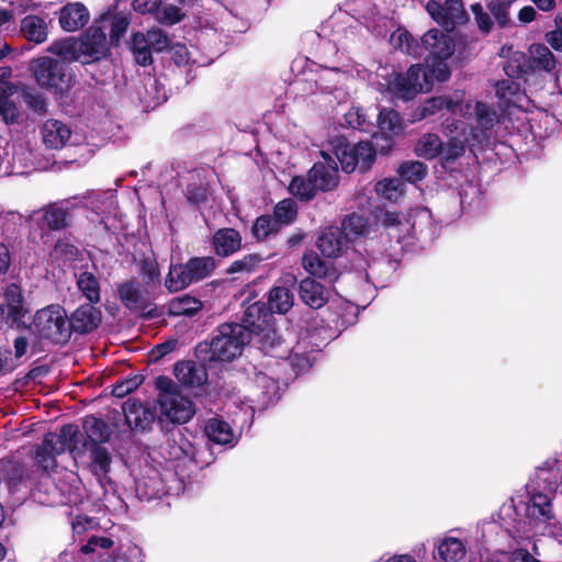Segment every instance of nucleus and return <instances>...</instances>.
<instances>
[{"instance_id":"60","label":"nucleus","mask_w":562,"mask_h":562,"mask_svg":"<svg viewBox=\"0 0 562 562\" xmlns=\"http://www.w3.org/2000/svg\"><path fill=\"white\" fill-rule=\"evenodd\" d=\"M256 383L258 386L263 389V394L269 398H273L277 395L278 383L273 379L269 378L265 373H258L256 375Z\"/></svg>"},{"instance_id":"45","label":"nucleus","mask_w":562,"mask_h":562,"mask_svg":"<svg viewBox=\"0 0 562 562\" xmlns=\"http://www.w3.org/2000/svg\"><path fill=\"white\" fill-rule=\"evenodd\" d=\"M403 187L401 179H383L375 184V191L389 201H397L403 194Z\"/></svg>"},{"instance_id":"22","label":"nucleus","mask_w":562,"mask_h":562,"mask_svg":"<svg viewBox=\"0 0 562 562\" xmlns=\"http://www.w3.org/2000/svg\"><path fill=\"white\" fill-rule=\"evenodd\" d=\"M272 319V315L263 310V307L259 304H252L247 307L244 315V324L247 330H249V337L251 334L256 335H265L269 336L272 331L270 326V321Z\"/></svg>"},{"instance_id":"35","label":"nucleus","mask_w":562,"mask_h":562,"mask_svg":"<svg viewBox=\"0 0 562 562\" xmlns=\"http://www.w3.org/2000/svg\"><path fill=\"white\" fill-rule=\"evenodd\" d=\"M37 214L41 215L42 227L58 231L68 225V213L56 205H50Z\"/></svg>"},{"instance_id":"23","label":"nucleus","mask_w":562,"mask_h":562,"mask_svg":"<svg viewBox=\"0 0 562 562\" xmlns=\"http://www.w3.org/2000/svg\"><path fill=\"white\" fill-rule=\"evenodd\" d=\"M348 240L339 227L326 228L318 238V249L328 258L339 257L347 248Z\"/></svg>"},{"instance_id":"41","label":"nucleus","mask_w":562,"mask_h":562,"mask_svg":"<svg viewBox=\"0 0 562 562\" xmlns=\"http://www.w3.org/2000/svg\"><path fill=\"white\" fill-rule=\"evenodd\" d=\"M439 557L447 562H457L465 554V547L457 538H447L438 546Z\"/></svg>"},{"instance_id":"11","label":"nucleus","mask_w":562,"mask_h":562,"mask_svg":"<svg viewBox=\"0 0 562 562\" xmlns=\"http://www.w3.org/2000/svg\"><path fill=\"white\" fill-rule=\"evenodd\" d=\"M169 46L168 36L159 29H151L146 33L137 32L132 38V52L137 64L150 65L153 53L161 52Z\"/></svg>"},{"instance_id":"51","label":"nucleus","mask_w":562,"mask_h":562,"mask_svg":"<svg viewBox=\"0 0 562 562\" xmlns=\"http://www.w3.org/2000/svg\"><path fill=\"white\" fill-rule=\"evenodd\" d=\"M278 228V223L274 217L272 218L269 215H262L257 218L254 227L252 234L258 240L266 239L271 233L276 232Z\"/></svg>"},{"instance_id":"28","label":"nucleus","mask_w":562,"mask_h":562,"mask_svg":"<svg viewBox=\"0 0 562 562\" xmlns=\"http://www.w3.org/2000/svg\"><path fill=\"white\" fill-rule=\"evenodd\" d=\"M5 317L15 322L24 315V296L20 285L9 284L3 293Z\"/></svg>"},{"instance_id":"55","label":"nucleus","mask_w":562,"mask_h":562,"mask_svg":"<svg viewBox=\"0 0 562 562\" xmlns=\"http://www.w3.org/2000/svg\"><path fill=\"white\" fill-rule=\"evenodd\" d=\"M10 94L0 95V116L5 123H14L19 116L16 105L9 99Z\"/></svg>"},{"instance_id":"64","label":"nucleus","mask_w":562,"mask_h":562,"mask_svg":"<svg viewBox=\"0 0 562 562\" xmlns=\"http://www.w3.org/2000/svg\"><path fill=\"white\" fill-rule=\"evenodd\" d=\"M524 59L522 55H515L510 58L506 65L504 66V71L510 78L520 77L524 72V67L521 60Z\"/></svg>"},{"instance_id":"5","label":"nucleus","mask_w":562,"mask_h":562,"mask_svg":"<svg viewBox=\"0 0 562 562\" xmlns=\"http://www.w3.org/2000/svg\"><path fill=\"white\" fill-rule=\"evenodd\" d=\"M443 125L446 134L449 137L447 144L445 145L436 134H425L418 139L415 146L417 156L432 159L440 155L447 161L456 160L463 155L465 145L471 146L477 143V140L472 138L471 130L468 132L462 122H454V120L450 122V120L447 119Z\"/></svg>"},{"instance_id":"44","label":"nucleus","mask_w":562,"mask_h":562,"mask_svg":"<svg viewBox=\"0 0 562 562\" xmlns=\"http://www.w3.org/2000/svg\"><path fill=\"white\" fill-rule=\"evenodd\" d=\"M201 307V301L189 295L176 297L169 304V311L173 315L192 316L200 311Z\"/></svg>"},{"instance_id":"48","label":"nucleus","mask_w":562,"mask_h":562,"mask_svg":"<svg viewBox=\"0 0 562 562\" xmlns=\"http://www.w3.org/2000/svg\"><path fill=\"white\" fill-rule=\"evenodd\" d=\"M296 216V204L292 199L280 201L274 207V220L278 224H290Z\"/></svg>"},{"instance_id":"16","label":"nucleus","mask_w":562,"mask_h":562,"mask_svg":"<svg viewBox=\"0 0 562 562\" xmlns=\"http://www.w3.org/2000/svg\"><path fill=\"white\" fill-rule=\"evenodd\" d=\"M279 282L281 284L270 290L268 304L271 312L285 314L293 306L294 296L290 288L295 284L296 277L288 272L282 274Z\"/></svg>"},{"instance_id":"34","label":"nucleus","mask_w":562,"mask_h":562,"mask_svg":"<svg viewBox=\"0 0 562 562\" xmlns=\"http://www.w3.org/2000/svg\"><path fill=\"white\" fill-rule=\"evenodd\" d=\"M289 191L301 201H311L315 198L316 193L319 192V190L314 186V181H312L310 172H307L305 177H294L289 184Z\"/></svg>"},{"instance_id":"53","label":"nucleus","mask_w":562,"mask_h":562,"mask_svg":"<svg viewBox=\"0 0 562 562\" xmlns=\"http://www.w3.org/2000/svg\"><path fill=\"white\" fill-rule=\"evenodd\" d=\"M519 87L513 80H502L496 83V95L507 103L514 102V97L518 93Z\"/></svg>"},{"instance_id":"50","label":"nucleus","mask_w":562,"mask_h":562,"mask_svg":"<svg viewBox=\"0 0 562 562\" xmlns=\"http://www.w3.org/2000/svg\"><path fill=\"white\" fill-rule=\"evenodd\" d=\"M398 172L406 181L416 182L426 176L427 168L420 161H409L401 165Z\"/></svg>"},{"instance_id":"39","label":"nucleus","mask_w":562,"mask_h":562,"mask_svg":"<svg viewBox=\"0 0 562 562\" xmlns=\"http://www.w3.org/2000/svg\"><path fill=\"white\" fill-rule=\"evenodd\" d=\"M378 125L382 133L397 135L402 133L404 126L398 112L391 109H382L378 116Z\"/></svg>"},{"instance_id":"40","label":"nucleus","mask_w":562,"mask_h":562,"mask_svg":"<svg viewBox=\"0 0 562 562\" xmlns=\"http://www.w3.org/2000/svg\"><path fill=\"white\" fill-rule=\"evenodd\" d=\"M192 282H198L211 274L215 269V260L212 257H194L187 262Z\"/></svg>"},{"instance_id":"61","label":"nucleus","mask_w":562,"mask_h":562,"mask_svg":"<svg viewBox=\"0 0 562 562\" xmlns=\"http://www.w3.org/2000/svg\"><path fill=\"white\" fill-rule=\"evenodd\" d=\"M161 0H134L133 8L142 14H150L155 19Z\"/></svg>"},{"instance_id":"18","label":"nucleus","mask_w":562,"mask_h":562,"mask_svg":"<svg viewBox=\"0 0 562 562\" xmlns=\"http://www.w3.org/2000/svg\"><path fill=\"white\" fill-rule=\"evenodd\" d=\"M135 493L140 501H151L169 494L170 488L167 487L162 476L153 470L135 482Z\"/></svg>"},{"instance_id":"43","label":"nucleus","mask_w":562,"mask_h":562,"mask_svg":"<svg viewBox=\"0 0 562 562\" xmlns=\"http://www.w3.org/2000/svg\"><path fill=\"white\" fill-rule=\"evenodd\" d=\"M77 286L90 303H98L100 301L99 281L91 272L80 273Z\"/></svg>"},{"instance_id":"59","label":"nucleus","mask_w":562,"mask_h":562,"mask_svg":"<svg viewBox=\"0 0 562 562\" xmlns=\"http://www.w3.org/2000/svg\"><path fill=\"white\" fill-rule=\"evenodd\" d=\"M345 122L351 128H366V117L360 108H350L345 114Z\"/></svg>"},{"instance_id":"12","label":"nucleus","mask_w":562,"mask_h":562,"mask_svg":"<svg viewBox=\"0 0 562 562\" xmlns=\"http://www.w3.org/2000/svg\"><path fill=\"white\" fill-rule=\"evenodd\" d=\"M429 15L447 31L467 22L468 16L461 0H446L443 3L431 0L426 4Z\"/></svg>"},{"instance_id":"29","label":"nucleus","mask_w":562,"mask_h":562,"mask_svg":"<svg viewBox=\"0 0 562 562\" xmlns=\"http://www.w3.org/2000/svg\"><path fill=\"white\" fill-rule=\"evenodd\" d=\"M204 431L209 440L216 445H231L235 440L231 425L218 417L209 419Z\"/></svg>"},{"instance_id":"54","label":"nucleus","mask_w":562,"mask_h":562,"mask_svg":"<svg viewBox=\"0 0 562 562\" xmlns=\"http://www.w3.org/2000/svg\"><path fill=\"white\" fill-rule=\"evenodd\" d=\"M142 383L143 378L139 375H135L133 378L116 383L113 387L112 393L116 397H124L125 395L136 390Z\"/></svg>"},{"instance_id":"17","label":"nucleus","mask_w":562,"mask_h":562,"mask_svg":"<svg viewBox=\"0 0 562 562\" xmlns=\"http://www.w3.org/2000/svg\"><path fill=\"white\" fill-rule=\"evenodd\" d=\"M102 319L101 311L91 303L80 305L68 319L69 330L90 333L95 329Z\"/></svg>"},{"instance_id":"36","label":"nucleus","mask_w":562,"mask_h":562,"mask_svg":"<svg viewBox=\"0 0 562 562\" xmlns=\"http://www.w3.org/2000/svg\"><path fill=\"white\" fill-rule=\"evenodd\" d=\"M192 283L187 263L172 265L166 278L165 285L170 292H177Z\"/></svg>"},{"instance_id":"21","label":"nucleus","mask_w":562,"mask_h":562,"mask_svg":"<svg viewBox=\"0 0 562 562\" xmlns=\"http://www.w3.org/2000/svg\"><path fill=\"white\" fill-rule=\"evenodd\" d=\"M212 246L217 256H232L241 248V235L234 228H220L212 237Z\"/></svg>"},{"instance_id":"63","label":"nucleus","mask_w":562,"mask_h":562,"mask_svg":"<svg viewBox=\"0 0 562 562\" xmlns=\"http://www.w3.org/2000/svg\"><path fill=\"white\" fill-rule=\"evenodd\" d=\"M112 540L106 537H91L86 544L81 547V551L83 553H91L97 550V548H109L112 546Z\"/></svg>"},{"instance_id":"58","label":"nucleus","mask_w":562,"mask_h":562,"mask_svg":"<svg viewBox=\"0 0 562 562\" xmlns=\"http://www.w3.org/2000/svg\"><path fill=\"white\" fill-rule=\"evenodd\" d=\"M546 41L553 49L562 52V15L555 18V30L546 34Z\"/></svg>"},{"instance_id":"32","label":"nucleus","mask_w":562,"mask_h":562,"mask_svg":"<svg viewBox=\"0 0 562 562\" xmlns=\"http://www.w3.org/2000/svg\"><path fill=\"white\" fill-rule=\"evenodd\" d=\"M86 447L90 450L91 471L102 482L110 471L111 456L104 447L99 445H86Z\"/></svg>"},{"instance_id":"46","label":"nucleus","mask_w":562,"mask_h":562,"mask_svg":"<svg viewBox=\"0 0 562 562\" xmlns=\"http://www.w3.org/2000/svg\"><path fill=\"white\" fill-rule=\"evenodd\" d=\"M13 173L23 175L27 173L29 169L35 168L34 154L32 150L24 147H19L13 153Z\"/></svg>"},{"instance_id":"57","label":"nucleus","mask_w":562,"mask_h":562,"mask_svg":"<svg viewBox=\"0 0 562 562\" xmlns=\"http://www.w3.org/2000/svg\"><path fill=\"white\" fill-rule=\"evenodd\" d=\"M508 7L509 2L504 0H492L488 4V9L492 12L494 19L499 25H506L508 21Z\"/></svg>"},{"instance_id":"14","label":"nucleus","mask_w":562,"mask_h":562,"mask_svg":"<svg viewBox=\"0 0 562 562\" xmlns=\"http://www.w3.org/2000/svg\"><path fill=\"white\" fill-rule=\"evenodd\" d=\"M322 161L315 162L308 170L314 186L319 192L335 190L339 184V171L335 159L326 151H322Z\"/></svg>"},{"instance_id":"20","label":"nucleus","mask_w":562,"mask_h":562,"mask_svg":"<svg viewBox=\"0 0 562 562\" xmlns=\"http://www.w3.org/2000/svg\"><path fill=\"white\" fill-rule=\"evenodd\" d=\"M90 19V13L85 4L70 2L59 10V25L66 32H76L82 29Z\"/></svg>"},{"instance_id":"19","label":"nucleus","mask_w":562,"mask_h":562,"mask_svg":"<svg viewBox=\"0 0 562 562\" xmlns=\"http://www.w3.org/2000/svg\"><path fill=\"white\" fill-rule=\"evenodd\" d=\"M126 424L132 429L145 430L155 419L151 407L135 400H127L123 405Z\"/></svg>"},{"instance_id":"49","label":"nucleus","mask_w":562,"mask_h":562,"mask_svg":"<svg viewBox=\"0 0 562 562\" xmlns=\"http://www.w3.org/2000/svg\"><path fill=\"white\" fill-rule=\"evenodd\" d=\"M183 18L182 11L173 4H161L158 8L155 20L165 25H173Z\"/></svg>"},{"instance_id":"30","label":"nucleus","mask_w":562,"mask_h":562,"mask_svg":"<svg viewBox=\"0 0 562 562\" xmlns=\"http://www.w3.org/2000/svg\"><path fill=\"white\" fill-rule=\"evenodd\" d=\"M302 266L310 274L328 279H336V271L330 261L321 259L315 252H307L302 258Z\"/></svg>"},{"instance_id":"24","label":"nucleus","mask_w":562,"mask_h":562,"mask_svg":"<svg viewBox=\"0 0 562 562\" xmlns=\"http://www.w3.org/2000/svg\"><path fill=\"white\" fill-rule=\"evenodd\" d=\"M175 375L181 384L190 387L200 386L207 380L205 368L194 361H181L176 363Z\"/></svg>"},{"instance_id":"31","label":"nucleus","mask_w":562,"mask_h":562,"mask_svg":"<svg viewBox=\"0 0 562 562\" xmlns=\"http://www.w3.org/2000/svg\"><path fill=\"white\" fill-rule=\"evenodd\" d=\"M321 54L319 58L323 67L335 74L347 71L348 65L345 63L346 58L342 53H339L335 43L329 41L324 42L321 48Z\"/></svg>"},{"instance_id":"1","label":"nucleus","mask_w":562,"mask_h":562,"mask_svg":"<svg viewBox=\"0 0 562 562\" xmlns=\"http://www.w3.org/2000/svg\"><path fill=\"white\" fill-rule=\"evenodd\" d=\"M391 41L408 55L422 57L425 50L430 56L427 67L413 65L406 74H393L386 83V92L391 95L407 101L420 92L430 91L435 79L445 81L450 77L446 60L453 55L456 45L449 34L432 29L424 34L422 44H418L407 31L397 30Z\"/></svg>"},{"instance_id":"33","label":"nucleus","mask_w":562,"mask_h":562,"mask_svg":"<svg viewBox=\"0 0 562 562\" xmlns=\"http://www.w3.org/2000/svg\"><path fill=\"white\" fill-rule=\"evenodd\" d=\"M83 430L90 440V445H98L105 442L111 436L109 426L102 420L94 416H87L83 419Z\"/></svg>"},{"instance_id":"7","label":"nucleus","mask_w":562,"mask_h":562,"mask_svg":"<svg viewBox=\"0 0 562 562\" xmlns=\"http://www.w3.org/2000/svg\"><path fill=\"white\" fill-rule=\"evenodd\" d=\"M33 328L41 338L55 344L66 342L70 337L67 314L58 304L38 310L33 319Z\"/></svg>"},{"instance_id":"13","label":"nucleus","mask_w":562,"mask_h":562,"mask_svg":"<svg viewBox=\"0 0 562 562\" xmlns=\"http://www.w3.org/2000/svg\"><path fill=\"white\" fill-rule=\"evenodd\" d=\"M160 412L177 424L189 422L194 415L193 403L178 392H164L158 398Z\"/></svg>"},{"instance_id":"56","label":"nucleus","mask_w":562,"mask_h":562,"mask_svg":"<svg viewBox=\"0 0 562 562\" xmlns=\"http://www.w3.org/2000/svg\"><path fill=\"white\" fill-rule=\"evenodd\" d=\"M104 562H143L142 551L136 546H130Z\"/></svg>"},{"instance_id":"38","label":"nucleus","mask_w":562,"mask_h":562,"mask_svg":"<svg viewBox=\"0 0 562 562\" xmlns=\"http://www.w3.org/2000/svg\"><path fill=\"white\" fill-rule=\"evenodd\" d=\"M340 229L349 241L369 233L370 226L364 216L351 214L344 220L342 227Z\"/></svg>"},{"instance_id":"15","label":"nucleus","mask_w":562,"mask_h":562,"mask_svg":"<svg viewBox=\"0 0 562 562\" xmlns=\"http://www.w3.org/2000/svg\"><path fill=\"white\" fill-rule=\"evenodd\" d=\"M121 302L130 311L147 314L150 308V295L146 288L137 281H127L119 288Z\"/></svg>"},{"instance_id":"27","label":"nucleus","mask_w":562,"mask_h":562,"mask_svg":"<svg viewBox=\"0 0 562 562\" xmlns=\"http://www.w3.org/2000/svg\"><path fill=\"white\" fill-rule=\"evenodd\" d=\"M299 295L302 302L312 308H321L328 301V294L324 286L311 278H305L300 282Z\"/></svg>"},{"instance_id":"3","label":"nucleus","mask_w":562,"mask_h":562,"mask_svg":"<svg viewBox=\"0 0 562 562\" xmlns=\"http://www.w3.org/2000/svg\"><path fill=\"white\" fill-rule=\"evenodd\" d=\"M446 109L453 117L450 122H462L467 130H471L474 140L482 143L485 139V132L491 130L498 120L497 113L490 105L464 99L463 94L454 93L452 97H435L425 102L422 115H432L437 111Z\"/></svg>"},{"instance_id":"8","label":"nucleus","mask_w":562,"mask_h":562,"mask_svg":"<svg viewBox=\"0 0 562 562\" xmlns=\"http://www.w3.org/2000/svg\"><path fill=\"white\" fill-rule=\"evenodd\" d=\"M334 155L345 172H353L357 168L367 171L375 160V148L369 142H359L350 146L346 138L339 137L331 143Z\"/></svg>"},{"instance_id":"37","label":"nucleus","mask_w":562,"mask_h":562,"mask_svg":"<svg viewBox=\"0 0 562 562\" xmlns=\"http://www.w3.org/2000/svg\"><path fill=\"white\" fill-rule=\"evenodd\" d=\"M532 64L544 71H551L555 68V57L544 44H532L529 48Z\"/></svg>"},{"instance_id":"4","label":"nucleus","mask_w":562,"mask_h":562,"mask_svg":"<svg viewBox=\"0 0 562 562\" xmlns=\"http://www.w3.org/2000/svg\"><path fill=\"white\" fill-rule=\"evenodd\" d=\"M105 30L106 20L101 19L78 37L54 41L47 50L65 60L78 61L82 65L99 61L109 54Z\"/></svg>"},{"instance_id":"26","label":"nucleus","mask_w":562,"mask_h":562,"mask_svg":"<svg viewBox=\"0 0 562 562\" xmlns=\"http://www.w3.org/2000/svg\"><path fill=\"white\" fill-rule=\"evenodd\" d=\"M71 131L67 124L58 120H47L42 126L43 142L47 147L61 148L69 140Z\"/></svg>"},{"instance_id":"6","label":"nucleus","mask_w":562,"mask_h":562,"mask_svg":"<svg viewBox=\"0 0 562 562\" xmlns=\"http://www.w3.org/2000/svg\"><path fill=\"white\" fill-rule=\"evenodd\" d=\"M249 341V330L245 326L238 323L222 324L210 342V358L213 361H232L241 355Z\"/></svg>"},{"instance_id":"47","label":"nucleus","mask_w":562,"mask_h":562,"mask_svg":"<svg viewBox=\"0 0 562 562\" xmlns=\"http://www.w3.org/2000/svg\"><path fill=\"white\" fill-rule=\"evenodd\" d=\"M102 19L106 20V29L110 27V43L117 45L128 27V19L121 14L114 15L111 19L105 16Z\"/></svg>"},{"instance_id":"42","label":"nucleus","mask_w":562,"mask_h":562,"mask_svg":"<svg viewBox=\"0 0 562 562\" xmlns=\"http://www.w3.org/2000/svg\"><path fill=\"white\" fill-rule=\"evenodd\" d=\"M261 261L262 258L258 254H248L243 258L233 261L227 268V273L239 274L243 277L250 276L257 270Z\"/></svg>"},{"instance_id":"10","label":"nucleus","mask_w":562,"mask_h":562,"mask_svg":"<svg viewBox=\"0 0 562 562\" xmlns=\"http://www.w3.org/2000/svg\"><path fill=\"white\" fill-rule=\"evenodd\" d=\"M34 76L41 87L58 93H64L71 87V75L63 64L50 58L38 60Z\"/></svg>"},{"instance_id":"9","label":"nucleus","mask_w":562,"mask_h":562,"mask_svg":"<svg viewBox=\"0 0 562 562\" xmlns=\"http://www.w3.org/2000/svg\"><path fill=\"white\" fill-rule=\"evenodd\" d=\"M78 428L74 425H66L59 434H47L42 445L36 450V460L40 467L48 472L56 467L55 457L66 449L75 450Z\"/></svg>"},{"instance_id":"2","label":"nucleus","mask_w":562,"mask_h":562,"mask_svg":"<svg viewBox=\"0 0 562 562\" xmlns=\"http://www.w3.org/2000/svg\"><path fill=\"white\" fill-rule=\"evenodd\" d=\"M562 482V470L558 459H548L537 468L533 477L527 484L530 501L525 505V517L529 525L555 527L557 519L552 508L551 495Z\"/></svg>"},{"instance_id":"25","label":"nucleus","mask_w":562,"mask_h":562,"mask_svg":"<svg viewBox=\"0 0 562 562\" xmlns=\"http://www.w3.org/2000/svg\"><path fill=\"white\" fill-rule=\"evenodd\" d=\"M20 33L25 40L34 44H42L48 37V24L44 18L29 14L20 22Z\"/></svg>"},{"instance_id":"62","label":"nucleus","mask_w":562,"mask_h":562,"mask_svg":"<svg viewBox=\"0 0 562 562\" xmlns=\"http://www.w3.org/2000/svg\"><path fill=\"white\" fill-rule=\"evenodd\" d=\"M173 456L175 458L184 457L196 461V448L189 440L181 437Z\"/></svg>"},{"instance_id":"52","label":"nucleus","mask_w":562,"mask_h":562,"mask_svg":"<svg viewBox=\"0 0 562 562\" xmlns=\"http://www.w3.org/2000/svg\"><path fill=\"white\" fill-rule=\"evenodd\" d=\"M50 255L54 259L74 260L78 256V248L66 240H58Z\"/></svg>"}]
</instances>
